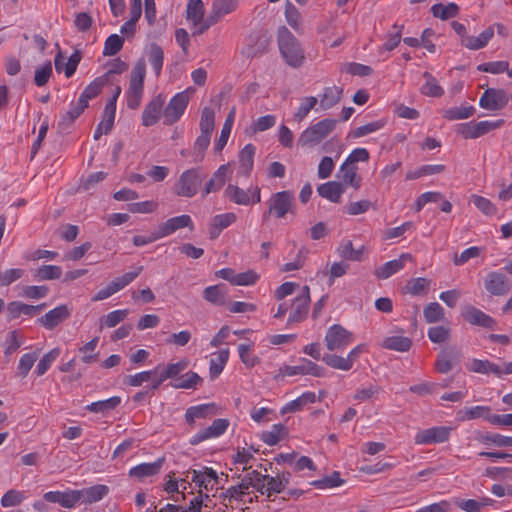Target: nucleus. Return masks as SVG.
Segmentation results:
<instances>
[{
    "label": "nucleus",
    "instance_id": "c9c22d12",
    "mask_svg": "<svg viewBox=\"0 0 512 512\" xmlns=\"http://www.w3.org/2000/svg\"><path fill=\"white\" fill-rule=\"evenodd\" d=\"M256 147L248 143L246 144L238 155L239 171L238 175L249 176L254 167V156Z\"/></svg>",
    "mask_w": 512,
    "mask_h": 512
},
{
    "label": "nucleus",
    "instance_id": "7c9ffc66",
    "mask_svg": "<svg viewBox=\"0 0 512 512\" xmlns=\"http://www.w3.org/2000/svg\"><path fill=\"white\" fill-rule=\"evenodd\" d=\"M237 220V216L233 212L217 214L212 217L209 227V236L211 239L219 237L220 233L231 226Z\"/></svg>",
    "mask_w": 512,
    "mask_h": 512
},
{
    "label": "nucleus",
    "instance_id": "0e129e2a",
    "mask_svg": "<svg viewBox=\"0 0 512 512\" xmlns=\"http://www.w3.org/2000/svg\"><path fill=\"white\" fill-rule=\"evenodd\" d=\"M386 124V119H378L376 121H372L370 123L355 128L352 131L351 135L353 138H361L381 130L382 128L385 127Z\"/></svg>",
    "mask_w": 512,
    "mask_h": 512
},
{
    "label": "nucleus",
    "instance_id": "4c0bfd02",
    "mask_svg": "<svg viewBox=\"0 0 512 512\" xmlns=\"http://www.w3.org/2000/svg\"><path fill=\"white\" fill-rule=\"evenodd\" d=\"M159 369L160 365L151 370H145L132 375H128L125 382L127 385L132 387H139L144 383L150 382V388L153 390L154 381L158 377Z\"/></svg>",
    "mask_w": 512,
    "mask_h": 512
},
{
    "label": "nucleus",
    "instance_id": "052dcab7",
    "mask_svg": "<svg viewBox=\"0 0 512 512\" xmlns=\"http://www.w3.org/2000/svg\"><path fill=\"white\" fill-rule=\"evenodd\" d=\"M315 399H316V396H315L314 392H310V391L304 392L298 398L288 402L284 406L282 413L297 412V411L301 410L304 407V405H306L308 403H314Z\"/></svg>",
    "mask_w": 512,
    "mask_h": 512
},
{
    "label": "nucleus",
    "instance_id": "69168bd1",
    "mask_svg": "<svg viewBox=\"0 0 512 512\" xmlns=\"http://www.w3.org/2000/svg\"><path fill=\"white\" fill-rule=\"evenodd\" d=\"M60 355V348H53L47 352L38 362L34 373L37 376L44 375Z\"/></svg>",
    "mask_w": 512,
    "mask_h": 512
},
{
    "label": "nucleus",
    "instance_id": "37998d69",
    "mask_svg": "<svg viewBox=\"0 0 512 512\" xmlns=\"http://www.w3.org/2000/svg\"><path fill=\"white\" fill-rule=\"evenodd\" d=\"M145 53L155 75L160 76L164 63L163 49L158 44L152 43L146 48Z\"/></svg>",
    "mask_w": 512,
    "mask_h": 512
},
{
    "label": "nucleus",
    "instance_id": "9b49d317",
    "mask_svg": "<svg viewBox=\"0 0 512 512\" xmlns=\"http://www.w3.org/2000/svg\"><path fill=\"white\" fill-rule=\"evenodd\" d=\"M237 6V0H215L212 3L209 15L205 18L204 25L198 32L204 33L210 27L218 23L224 16L235 11Z\"/></svg>",
    "mask_w": 512,
    "mask_h": 512
},
{
    "label": "nucleus",
    "instance_id": "338daca9",
    "mask_svg": "<svg viewBox=\"0 0 512 512\" xmlns=\"http://www.w3.org/2000/svg\"><path fill=\"white\" fill-rule=\"evenodd\" d=\"M470 201L486 216H494L497 213V207L486 197L473 194L470 197Z\"/></svg>",
    "mask_w": 512,
    "mask_h": 512
},
{
    "label": "nucleus",
    "instance_id": "e2e57ef3",
    "mask_svg": "<svg viewBox=\"0 0 512 512\" xmlns=\"http://www.w3.org/2000/svg\"><path fill=\"white\" fill-rule=\"evenodd\" d=\"M318 103V98L315 96H307L300 100V104L294 113V119L297 122L303 121L309 112L315 108Z\"/></svg>",
    "mask_w": 512,
    "mask_h": 512
},
{
    "label": "nucleus",
    "instance_id": "a18cd8bd",
    "mask_svg": "<svg viewBox=\"0 0 512 512\" xmlns=\"http://www.w3.org/2000/svg\"><path fill=\"white\" fill-rule=\"evenodd\" d=\"M237 351L240 361L246 368L252 369L259 364L260 358L254 354V344L252 342L240 343L237 346Z\"/></svg>",
    "mask_w": 512,
    "mask_h": 512
},
{
    "label": "nucleus",
    "instance_id": "cd10ccee",
    "mask_svg": "<svg viewBox=\"0 0 512 512\" xmlns=\"http://www.w3.org/2000/svg\"><path fill=\"white\" fill-rule=\"evenodd\" d=\"M343 95V88L337 85L324 87L321 94H319L318 102L321 110H329L336 106Z\"/></svg>",
    "mask_w": 512,
    "mask_h": 512
},
{
    "label": "nucleus",
    "instance_id": "c85d7f7f",
    "mask_svg": "<svg viewBox=\"0 0 512 512\" xmlns=\"http://www.w3.org/2000/svg\"><path fill=\"white\" fill-rule=\"evenodd\" d=\"M411 258L409 253H403L398 259L390 260L378 267L374 274L378 279H387L405 267V262Z\"/></svg>",
    "mask_w": 512,
    "mask_h": 512
},
{
    "label": "nucleus",
    "instance_id": "20e7f679",
    "mask_svg": "<svg viewBox=\"0 0 512 512\" xmlns=\"http://www.w3.org/2000/svg\"><path fill=\"white\" fill-rule=\"evenodd\" d=\"M194 92L192 87L176 93L164 107V120L163 124L171 126L175 124L184 114L189 101L190 96Z\"/></svg>",
    "mask_w": 512,
    "mask_h": 512
},
{
    "label": "nucleus",
    "instance_id": "09e8293b",
    "mask_svg": "<svg viewBox=\"0 0 512 512\" xmlns=\"http://www.w3.org/2000/svg\"><path fill=\"white\" fill-rule=\"evenodd\" d=\"M459 357L458 352L451 350H443L436 359L435 368L441 374H446L453 368V360Z\"/></svg>",
    "mask_w": 512,
    "mask_h": 512
},
{
    "label": "nucleus",
    "instance_id": "6e6d98bb",
    "mask_svg": "<svg viewBox=\"0 0 512 512\" xmlns=\"http://www.w3.org/2000/svg\"><path fill=\"white\" fill-rule=\"evenodd\" d=\"M425 83L421 87V93L429 97H440L444 94V89L439 85L437 79L432 74L424 73Z\"/></svg>",
    "mask_w": 512,
    "mask_h": 512
},
{
    "label": "nucleus",
    "instance_id": "4d7b16f0",
    "mask_svg": "<svg viewBox=\"0 0 512 512\" xmlns=\"http://www.w3.org/2000/svg\"><path fill=\"white\" fill-rule=\"evenodd\" d=\"M24 343V337L18 330H12L7 333L3 342L5 355H11L16 352Z\"/></svg>",
    "mask_w": 512,
    "mask_h": 512
},
{
    "label": "nucleus",
    "instance_id": "f257e3e1",
    "mask_svg": "<svg viewBox=\"0 0 512 512\" xmlns=\"http://www.w3.org/2000/svg\"><path fill=\"white\" fill-rule=\"evenodd\" d=\"M278 45L289 66L297 68L303 64L304 51L295 36L284 26L278 29Z\"/></svg>",
    "mask_w": 512,
    "mask_h": 512
},
{
    "label": "nucleus",
    "instance_id": "1a4fd4ad",
    "mask_svg": "<svg viewBox=\"0 0 512 512\" xmlns=\"http://www.w3.org/2000/svg\"><path fill=\"white\" fill-rule=\"evenodd\" d=\"M503 119L483 120L479 122L470 121L462 123L458 127V133L465 139H476L490 131L496 130L504 125Z\"/></svg>",
    "mask_w": 512,
    "mask_h": 512
},
{
    "label": "nucleus",
    "instance_id": "6e6552de",
    "mask_svg": "<svg viewBox=\"0 0 512 512\" xmlns=\"http://www.w3.org/2000/svg\"><path fill=\"white\" fill-rule=\"evenodd\" d=\"M294 193L290 190H284L273 193L268 200V211L264 215L267 219L269 215H274L276 218L285 217L293 207Z\"/></svg>",
    "mask_w": 512,
    "mask_h": 512
},
{
    "label": "nucleus",
    "instance_id": "5fc2aeb1",
    "mask_svg": "<svg viewBox=\"0 0 512 512\" xmlns=\"http://www.w3.org/2000/svg\"><path fill=\"white\" fill-rule=\"evenodd\" d=\"M142 271L143 266H137L134 271L126 272L122 276L115 278L109 284L113 291L117 293L132 283L142 273Z\"/></svg>",
    "mask_w": 512,
    "mask_h": 512
},
{
    "label": "nucleus",
    "instance_id": "4468645a",
    "mask_svg": "<svg viewBox=\"0 0 512 512\" xmlns=\"http://www.w3.org/2000/svg\"><path fill=\"white\" fill-rule=\"evenodd\" d=\"M252 474L254 475V486L262 495H266L268 500L274 501L272 496L285 491L277 476L264 475L257 471H253Z\"/></svg>",
    "mask_w": 512,
    "mask_h": 512
},
{
    "label": "nucleus",
    "instance_id": "412c9836",
    "mask_svg": "<svg viewBox=\"0 0 512 512\" xmlns=\"http://www.w3.org/2000/svg\"><path fill=\"white\" fill-rule=\"evenodd\" d=\"M205 7L202 0H189L186 7V19L191 23L192 34L201 35L198 32L205 23Z\"/></svg>",
    "mask_w": 512,
    "mask_h": 512
},
{
    "label": "nucleus",
    "instance_id": "bf43d9fd",
    "mask_svg": "<svg viewBox=\"0 0 512 512\" xmlns=\"http://www.w3.org/2000/svg\"><path fill=\"white\" fill-rule=\"evenodd\" d=\"M475 113V108L472 105H463L459 107H452L444 111V118L450 121L467 119Z\"/></svg>",
    "mask_w": 512,
    "mask_h": 512
},
{
    "label": "nucleus",
    "instance_id": "6ab92c4d",
    "mask_svg": "<svg viewBox=\"0 0 512 512\" xmlns=\"http://www.w3.org/2000/svg\"><path fill=\"white\" fill-rule=\"evenodd\" d=\"M72 309L66 304H61L38 319V323L47 330H53L59 324L71 316Z\"/></svg>",
    "mask_w": 512,
    "mask_h": 512
},
{
    "label": "nucleus",
    "instance_id": "393cba45",
    "mask_svg": "<svg viewBox=\"0 0 512 512\" xmlns=\"http://www.w3.org/2000/svg\"><path fill=\"white\" fill-rule=\"evenodd\" d=\"M109 493V487L97 484L88 488L75 490L77 504H92L102 500Z\"/></svg>",
    "mask_w": 512,
    "mask_h": 512
},
{
    "label": "nucleus",
    "instance_id": "79ce46f5",
    "mask_svg": "<svg viewBox=\"0 0 512 512\" xmlns=\"http://www.w3.org/2000/svg\"><path fill=\"white\" fill-rule=\"evenodd\" d=\"M235 116H236V108L233 107L229 111L228 115L226 116L225 122L223 124L222 129H221L220 136L215 141V144H214L215 151L221 152L224 149V147L226 146V144L228 142V139L230 137L232 128H233V124H234V121H235Z\"/></svg>",
    "mask_w": 512,
    "mask_h": 512
},
{
    "label": "nucleus",
    "instance_id": "5701e85b",
    "mask_svg": "<svg viewBox=\"0 0 512 512\" xmlns=\"http://www.w3.org/2000/svg\"><path fill=\"white\" fill-rule=\"evenodd\" d=\"M46 308V303H41L39 305H28L21 301H12L9 302L6 308L7 319L15 320L22 315L26 316H34L40 311Z\"/></svg>",
    "mask_w": 512,
    "mask_h": 512
},
{
    "label": "nucleus",
    "instance_id": "c03bdc74",
    "mask_svg": "<svg viewBox=\"0 0 512 512\" xmlns=\"http://www.w3.org/2000/svg\"><path fill=\"white\" fill-rule=\"evenodd\" d=\"M224 196L237 205H251L250 189L244 190L237 185L228 184Z\"/></svg>",
    "mask_w": 512,
    "mask_h": 512
},
{
    "label": "nucleus",
    "instance_id": "2f4dec72",
    "mask_svg": "<svg viewBox=\"0 0 512 512\" xmlns=\"http://www.w3.org/2000/svg\"><path fill=\"white\" fill-rule=\"evenodd\" d=\"M164 464V458H158L152 463H141L129 470V476L138 480L157 475Z\"/></svg>",
    "mask_w": 512,
    "mask_h": 512
},
{
    "label": "nucleus",
    "instance_id": "aec40b11",
    "mask_svg": "<svg viewBox=\"0 0 512 512\" xmlns=\"http://www.w3.org/2000/svg\"><path fill=\"white\" fill-rule=\"evenodd\" d=\"M183 228H189L191 231L194 230L193 220L187 214L167 219L165 222L158 226L157 232L160 239H162Z\"/></svg>",
    "mask_w": 512,
    "mask_h": 512
},
{
    "label": "nucleus",
    "instance_id": "a878e982",
    "mask_svg": "<svg viewBox=\"0 0 512 512\" xmlns=\"http://www.w3.org/2000/svg\"><path fill=\"white\" fill-rule=\"evenodd\" d=\"M231 173L232 171L230 163L220 165L206 183L203 190L204 195L206 196L210 193L217 192L222 189L226 181L229 179Z\"/></svg>",
    "mask_w": 512,
    "mask_h": 512
},
{
    "label": "nucleus",
    "instance_id": "603ef678",
    "mask_svg": "<svg viewBox=\"0 0 512 512\" xmlns=\"http://www.w3.org/2000/svg\"><path fill=\"white\" fill-rule=\"evenodd\" d=\"M431 12L434 17L447 20L459 14V6L454 2H449L448 4L437 3L431 7Z\"/></svg>",
    "mask_w": 512,
    "mask_h": 512
},
{
    "label": "nucleus",
    "instance_id": "8fccbe9b",
    "mask_svg": "<svg viewBox=\"0 0 512 512\" xmlns=\"http://www.w3.org/2000/svg\"><path fill=\"white\" fill-rule=\"evenodd\" d=\"M121 401L122 399L120 396H112L105 400H99L90 403L89 405L86 406V410L93 413L105 414L118 407L121 404Z\"/></svg>",
    "mask_w": 512,
    "mask_h": 512
},
{
    "label": "nucleus",
    "instance_id": "473e14b6",
    "mask_svg": "<svg viewBox=\"0 0 512 512\" xmlns=\"http://www.w3.org/2000/svg\"><path fill=\"white\" fill-rule=\"evenodd\" d=\"M346 191V188L339 181H328L318 186V194L330 202L339 203L341 202L342 195Z\"/></svg>",
    "mask_w": 512,
    "mask_h": 512
},
{
    "label": "nucleus",
    "instance_id": "39448f33",
    "mask_svg": "<svg viewBox=\"0 0 512 512\" xmlns=\"http://www.w3.org/2000/svg\"><path fill=\"white\" fill-rule=\"evenodd\" d=\"M353 342V333L340 324L330 326L324 337L325 346L329 351L342 352Z\"/></svg>",
    "mask_w": 512,
    "mask_h": 512
},
{
    "label": "nucleus",
    "instance_id": "e433bc0d",
    "mask_svg": "<svg viewBox=\"0 0 512 512\" xmlns=\"http://www.w3.org/2000/svg\"><path fill=\"white\" fill-rule=\"evenodd\" d=\"M214 404H199L186 409L184 418L188 425L194 426L199 419H206L214 414Z\"/></svg>",
    "mask_w": 512,
    "mask_h": 512
},
{
    "label": "nucleus",
    "instance_id": "13d9d810",
    "mask_svg": "<svg viewBox=\"0 0 512 512\" xmlns=\"http://www.w3.org/2000/svg\"><path fill=\"white\" fill-rule=\"evenodd\" d=\"M430 283V280L425 277L412 278L407 282L405 290L413 296H422L428 291Z\"/></svg>",
    "mask_w": 512,
    "mask_h": 512
},
{
    "label": "nucleus",
    "instance_id": "72a5a7b5",
    "mask_svg": "<svg viewBox=\"0 0 512 512\" xmlns=\"http://www.w3.org/2000/svg\"><path fill=\"white\" fill-rule=\"evenodd\" d=\"M230 350L228 348L220 349L211 354L209 361V376L211 380L217 379L223 372L229 360Z\"/></svg>",
    "mask_w": 512,
    "mask_h": 512
},
{
    "label": "nucleus",
    "instance_id": "dca6fc26",
    "mask_svg": "<svg viewBox=\"0 0 512 512\" xmlns=\"http://www.w3.org/2000/svg\"><path fill=\"white\" fill-rule=\"evenodd\" d=\"M229 425L230 422L228 419H215L210 426L199 430L197 433L191 436V438L189 439V443L195 446L206 440L218 438L225 434Z\"/></svg>",
    "mask_w": 512,
    "mask_h": 512
},
{
    "label": "nucleus",
    "instance_id": "c756f323",
    "mask_svg": "<svg viewBox=\"0 0 512 512\" xmlns=\"http://www.w3.org/2000/svg\"><path fill=\"white\" fill-rule=\"evenodd\" d=\"M43 499L49 503H57L66 509H72L77 504L75 490L48 491L44 493Z\"/></svg>",
    "mask_w": 512,
    "mask_h": 512
},
{
    "label": "nucleus",
    "instance_id": "f03ea898",
    "mask_svg": "<svg viewBox=\"0 0 512 512\" xmlns=\"http://www.w3.org/2000/svg\"><path fill=\"white\" fill-rule=\"evenodd\" d=\"M146 76V64L139 60L134 65L129 78V87L125 91L127 106L130 109H137L144 95V80Z\"/></svg>",
    "mask_w": 512,
    "mask_h": 512
},
{
    "label": "nucleus",
    "instance_id": "9d476101",
    "mask_svg": "<svg viewBox=\"0 0 512 512\" xmlns=\"http://www.w3.org/2000/svg\"><path fill=\"white\" fill-rule=\"evenodd\" d=\"M279 374L283 377H291L296 375H310L314 377H325L327 370L308 360L306 358H300L297 365H284L279 369Z\"/></svg>",
    "mask_w": 512,
    "mask_h": 512
},
{
    "label": "nucleus",
    "instance_id": "864d4df0",
    "mask_svg": "<svg viewBox=\"0 0 512 512\" xmlns=\"http://www.w3.org/2000/svg\"><path fill=\"white\" fill-rule=\"evenodd\" d=\"M201 382L202 378L198 375V373L188 371L177 378L172 384V387L176 389H195Z\"/></svg>",
    "mask_w": 512,
    "mask_h": 512
},
{
    "label": "nucleus",
    "instance_id": "f3484780",
    "mask_svg": "<svg viewBox=\"0 0 512 512\" xmlns=\"http://www.w3.org/2000/svg\"><path fill=\"white\" fill-rule=\"evenodd\" d=\"M461 315L466 322L474 326L494 329L497 325V321L493 317L472 305L465 306Z\"/></svg>",
    "mask_w": 512,
    "mask_h": 512
},
{
    "label": "nucleus",
    "instance_id": "a19ab883",
    "mask_svg": "<svg viewBox=\"0 0 512 512\" xmlns=\"http://www.w3.org/2000/svg\"><path fill=\"white\" fill-rule=\"evenodd\" d=\"M476 439L487 447H512V436L486 432L479 434Z\"/></svg>",
    "mask_w": 512,
    "mask_h": 512
},
{
    "label": "nucleus",
    "instance_id": "de8ad7c7",
    "mask_svg": "<svg viewBox=\"0 0 512 512\" xmlns=\"http://www.w3.org/2000/svg\"><path fill=\"white\" fill-rule=\"evenodd\" d=\"M381 346L398 352H407L412 346L411 339L402 335H392L384 338Z\"/></svg>",
    "mask_w": 512,
    "mask_h": 512
},
{
    "label": "nucleus",
    "instance_id": "49530a36",
    "mask_svg": "<svg viewBox=\"0 0 512 512\" xmlns=\"http://www.w3.org/2000/svg\"><path fill=\"white\" fill-rule=\"evenodd\" d=\"M493 414H490V407L477 405L473 407H467L457 413V419L459 421H468L478 418H484L488 421V418Z\"/></svg>",
    "mask_w": 512,
    "mask_h": 512
},
{
    "label": "nucleus",
    "instance_id": "f704fd0d",
    "mask_svg": "<svg viewBox=\"0 0 512 512\" xmlns=\"http://www.w3.org/2000/svg\"><path fill=\"white\" fill-rule=\"evenodd\" d=\"M336 252L344 260L361 262L365 258L366 247L361 245L358 249H355L352 241L343 240L338 245Z\"/></svg>",
    "mask_w": 512,
    "mask_h": 512
},
{
    "label": "nucleus",
    "instance_id": "ea45409f",
    "mask_svg": "<svg viewBox=\"0 0 512 512\" xmlns=\"http://www.w3.org/2000/svg\"><path fill=\"white\" fill-rule=\"evenodd\" d=\"M227 287L224 284L211 285L203 290V298L214 305L223 306L226 303Z\"/></svg>",
    "mask_w": 512,
    "mask_h": 512
},
{
    "label": "nucleus",
    "instance_id": "bb28decb",
    "mask_svg": "<svg viewBox=\"0 0 512 512\" xmlns=\"http://www.w3.org/2000/svg\"><path fill=\"white\" fill-rule=\"evenodd\" d=\"M188 365L189 361L186 358H182L176 363H168L163 371H158V377L154 381L153 391L158 390L166 380L176 378Z\"/></svg>",
    "mask_w": 512,
    "mask_h": 512
},
{
    "label": "nucleus",
    "instance_id": "4be33fe9",
    "mask_svg": "<svg viewBox=\"0 0 512 512\" xmlns=\"http://www.w3.org/2000/svg\"><path fill=\"white\" fill-rule=\"evenodd\" d=\"M484 287L492 296H503L511 289L510 282L506 276L496 271L487 274Z\"/></svg>",
    "mask_w": 512,
    "mask_h": 512
},
{
    "label": "nucleus",
    "instance_id": "0eeeda50",
    "mask_svg": "<svg viewBox=\"0 0 512 512\" xmlns=\"http://www.w3.org/2000/svg\"><path fill=\"white\" fill-rule=\"evenodd\" d=\"M310 302V288L305 285L289 305L287 324L292 325L304 321L309 312Z\"/></svg>",
    "mask_w": 512,
    "mask_h": 512
},
{
    "label": "nucleus",
    "instance_id": "58836bf2",
    "mask_svg": "<svg viewBox=\"0 0 512 512\" xmlns=\"http://www.w3.org/2000/svg\"><path fill=\"white\" fill-rule=\"evenodd\" d=\"M494 36L493 27H488L482 31L477 37L470 36L462 40V46L469 50H480L487 46Z\"/></svg>",
    "mask_w": 512,
    "mask_h": 512
},
{
    "label": "nucleus",
    "instance_id": "2eb2a0df",
    "mask_svg": "<svg viewBox=\"0 0 512 512\" xmlns=\"http://www.w3.org/2000/svg\"><path fill=\"white\" fill-rule=\"evenodd\" d=\"M509 97L505 90L487 88L479 99V106L489 111H499L507 106Z\"/></svg>",
    "mask_w": 512,
    "mask_h": 512
},
{
    "label": "nucleus",
    "instance_id": "ddd939ff",
    "mask_svg": "<svg viewBox=\"0 0 512 512\" xmlns=\"http://www.w3.org/2000/svg\"><path fill=\"white\" fill-rule=\"evenodd\" d=\"M166 97L160 93L153 97L144 107L141 115V123L144 127H151L164 118V106Z\"/></svg>",
    "mask_w": 512,
    "mask_h": 512
},
{
    "label": "nucleus",
    "instance_id": "423d86ee",
    "mask_svg": "<svg viewBox=\"0 0 512 512\" xmlns=\"http://www.w3.org/2000/svg\"><path fill=\"white\" fill-rule=\"evenodd\" d=\"M201 183L199 168L183 171L174 185V193L179 197L192 198L198 192Z\"/></svg>",
    "mask_w": 512,
    "mask_h": 512
},
{
    "label": "nucleus",
    "instance_id": "774afa93",
    "mask_svg": "<svg viewBox=\"0 0 512 512\" xmlns=\"http://www.w3.org/2000/svg\"><path fill=\"white\" fill-rule=\"evenodd\" d=\"M106 82L107 80L105 77H98L94 79L81 93L80 98L85 100V102L88 104L89 100L100 94Z\"/></svg>",
    "mask_w": 512,
    "mask_h": 512
},
{
    "label": "nucleus",
    "instance_id": "680f3d73",
    "mask_svg": "<svg viewBox=\"0 0 512 512\" xmlns=\"http://www.w3.org/2000/svg\"><path fill=\"white\" fill-rule=\"evenodd\" d=\"M116 113L112 112L111 109H105L101 122L97 125L94 131V139H99L103 134H108L114 125Z\"/></svg>",
    "mask_w": 512,
    "mask_h": 512
},
{
    "label": "nucleus",
    "instance_id": "3c124183",
    "mask_svg": "<svg viewBox=\"0 0 512 512\" xmlns=\"http://www.w3.org/2000/svg\"><path fill=\"white\" fill-rule=\"evenodd\" d=\"M287 435V429L282 424H274L271 429L261 434V440L268 446L278 444Z\"/></svg>",
    "mask_w": 512,
    "mask_h": 512
},
{
    "label": "nucleus",
    "instance_id": "b1692460",
    "mask_svg": "<svg viewBox=\"0 0 512 512\" xmlns=\"http://www.w3.org/2000/svg\"><path fill=\"white\" fill-rule=\"evenodd\" d=\"M337 178L340 183L347 187H352L358 190L361 186L362 177L358 173L357 165H351L347 162H342L337 172Z\"/></svg>",
    "mask_w": 512,
    "mask_h": 512
},
{
    "label": "nucleus",
    "instance_id": "a211bd4d",
    "mask_svg": "<svg viewBox=\"0 0 512 512\" xmlns=\"http://www.w3.org/2000/svg\"><path fill=\"white\" fill-rule=\"evenodd\" d=\"M191 480L200 489L206 492L212 491L218 484V474L211 467H201L200 469H192L189 471Z\"/></svg>",
    "mask_w": 512,
    "mask_h": 512
},
{
    "label": "nucleus",
    "instance_id": "f8f14e48",
    "mask_svg": "<svg viewBox=\"0 0 512 512\" xmlns=\"http://www.w3.org/2000/svg\"><path fill=\"white\" fill-rule=\"evenodd\" d=\"M452 430L451 427L446 426H435L423 429L416 433L414 441L417 445L444 443L449 440Z\"/></svg>",
    "mask_w": 512,
    "mask_h": 512
},
{
    "label": "nucleus",
    "instance_id": "7ed1b4c3",
    "mask_svg": "<svg viewBox=\"0 0 512 512\" xmlns=\"http://www.w3.org/2000/svg\"><path fill=\"white\" fill-rule=\"evenodd\" d=\"M336 123L334 119L325 118L310 125L300 134L298 144L303 148L315 147L335 129Z\"/></svg>",
    "mask_w": 512,
    "mask_h": 512
}]
</instances>
